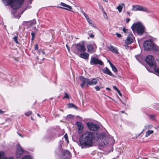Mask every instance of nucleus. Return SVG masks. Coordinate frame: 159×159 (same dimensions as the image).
<instances>
[{
  "mask_svg": "<svg viewBox=\"0 0 159 159\" xmlns=\"http://www.w3.org/2000/svg\"><path fill=\"white\" fill-rule=\"evenodd\" d=\"M94 140H98L99 144L103 147L109 144L112 146L115 140L111 137L109 136L105 133L98 134L90 131H86L80 137L79 145L82 148H86L93 146Z\"/></svg>",
  "mask_w": 159,
  "mask_h": 159,
  "instance_id": "1",
  "label": "nucleus"
},
{
  "mask_svg": "<svg viewBox=\"0 0 159 159\" xmlns=\"http://www.w3.org/2000/svg\"><path fill=\"white\" fill-rule=\"evenodd\" d=\"M131 29L134 32H137L139 35H142L145 31V28L140 22L134 23L131 26Z\"/></svg>",
  "mask_w": 159,
  "mask_h": 159,
  "instance_id": "2",
  "label": "nucleus"
},
{
  "mask_svg": "<svg viewBox=\"0 0 159 159\" xmlns=\"http://www.w3.org/2000/svg\"><path fill=\"white\" fill-rule=\"evenodd\" d=\"M79 79L82 82L80 84V86L83 88L85 85L88 86L89 85H94L97 84L98 80L96 78H93L90 80L89 79L86 78L83 76H80Z\"/></svg>",
  "mask_w": 159,
  "mask_h": 159,
  "instance_id": "3",
  "label": "nucleus"
},
{
  "mask_svg": "<svg viewBox=\"0 0 159 159\" xmlns=\"http://www.w3.org/2000/svg\"><path fill=\"white\" fill-rule=\"evenodd\" d=\"M6 5H10L14 9H16L19 7L23 2L24 0H2Z\"/></svg>",
  "mask_w": 159,
  "mask_h": 159,
  "instance_id": "4",
  "label": "nucleus"
},
{
  "mask_svg": "<svg viewBox=\"0 0 159 159\" xmlns=\"http://www.w3.org/2000/svg\"><path fill=\"white\" fill-rule=\"evenodd\" d=\"M145 61L149 65L151 69L154 70H159V68L157 69L156 62L154 61V58L152 55H148L145 59Z\"/></svg>",
  "mask_w": 159,
  "mask_h": 159,
  "instance_id": "5",
  "label": "nucleus"
},
{
  "mask_svg": "<svg viewBox=\"0 0 159 159\" xmlns=\"http://www.w3.org/2000/svg\"><path fill=\"white\" fill-rule=\"evenodd\" d=\"M143 45L144 49L146 50L152 49L154 50V47L156 46L151 40H148L144 41Z\"/></svg>",
  "mask_w": 159,
  "mask_h": 159,
  "instance_id": "6",
  "label": "nucleus"
},
{
  "mask_svg": "<svg viewBox=\"0 0 159 159\" xmlns=\"http://www.w3.org/2000/svg\"><path fill=\"white\" fill-rule=\"evenodd\" d=\"M132 10L134 11H141L149 13V10L145 7L140 5H133L132 6Z\"/></svg>",
  "mask_w": 159,
  "mask_h": 159,
  "instance_id": "7",
  "label": "nucleus"
},
{
  "mask_svg": "<svg viewBox=\"0 0 159 159\" xmlns=\"http://www.w3.org/2000/svg\"><path fill=\"white\" fill-rule=\"evenodd\" d=\"M87 125L88 129L91 131H96L98 130L99 128L98 125L95 124L92 122H88Z\"/></svg>",
  "mask_w": 159,
  "mask_h": 159,
  "instance_id": "8",
  "label": "nucleus"
},
{
  "mask_svg": "<svg viewBox=\"0 0 159 159\" xmlns=\"http://www.w3.org/2000/svg\"><path fill=\"white\" fill-rule=\"evenodd\" d=\"M75 50L76 52H84L86 50L84 45L83 44L78 43L75 45Z\"/></svg>",
  "mask_w": 159,
  "mask_h": 159,
  "instance_id": "9",
  "label": "nucleus"
},
{
  "mask_svg": "<svg viewBox=\"0 0 159 159\" xmlns=\"http://www.w3.org/2000/svg\"><path fill=\"white\" fill-rule=\"evenodd\" d=\"M24 152V150L21 147L20 145L19 144H17L16 154V157L18 158L21 156Z\"/></svg>",
  "mask_w": 159,
  "mask_h": 159,
  "instance_id": "10",
  "label": "nucleus"
},
{
  "mask_svg": "<svg viewBox=\"0 0 159 159\" xmlns=\"http://www.w3.org/2000/svg\"><path fill=\"white\" fill-rule=\"evenodd\" d=\"M90 63L91 65H102L103 64V62L98 58L92 57L91 58Z\"/></svg>",
  "mask_w": 159,
  "mask_h": 159,
  "instance_id": "11",
  "label": "nucleus"
},
{
  "mask_svg": "<svg viewBox=\"0 0 159 159\" xmlns=\"http://www.w3.org/2000/svg\"><path fill=\"white\" fill-rule=\"evenodd\" d=\"M60 156L63 158L66 159L70 157V153L67 150L61 151L60 153Z\"/></svg>",
  "mask_w": 159,
  "mask_h": 159,
  "instance_id": "12",
  "label": "nucleus"
},
{
  "mask_svg": "<svg viewBox=\"0 0 159 159\" xmlns=\"http://www.w3.org/2000/svg\"><path fill=\"white\" fill-rule=\"evenodd\" d=\"M76 125L77 127L78 132L80 134L83 131L84 125L80 122H77Z\"/></svg>",
  "mask_w": 159,
  "mask_h": 159,
  "instance_id": "13",
  "label": "nucleus"
},
{
  "mask_svg": "<svg viewBox=\"0 0 159 159\" xmlns=\"http://www.w3.org/2000/svg\"><path fill=\"white\" fill-rule=\"evenodd\" d=\"M95 47H93L91 45L87 44V51L90 53H93L95 52V49L96 48V45H94Z\"/></svg>",
  "mask_w": 159,
  "mask_h": 159,
  "instance_id": "14",
  "label": "nucleus"
},
{
  "mask_svg": "<svg viewBox=\"0 0 159 159\" xmlns=\"http://www.w3.org/2000/svg\"><path fill=\"white\" fill-rule=\"evenodd\" d=\"M134 38L132 33H130L128 35L127 38L125 41L126 43L127 44H130L133 41Z\"/></svg>",
  "mask_w": 159,
  "mask_h": 159,
  "instance_id": "15",
  "label": "nucleus"
},
{
  "mask_svg": "<svg viewBox=\"0 0 159 159\" xmlns=\"http://www.w3.org/2000/svg\"><path fill=\"white\" fill-rule=\"evenodd\" d=\"M61 5L63 6L64 7H58L60 8H62L63 9H65L67 10L70 11L71 9H72V7L66 4L63 3L61 2L60 3Z\"/></svg>",
  "mask_w": 159,
  "mask_h": 159,
  "instance_id": "16",
  "label": "nucleus"
},
{
  "mask_svg": "<svg viewBox=\"0 0 159 159\" xmlns=\"http://www.w3.org/2000/svg\"><path fill=\"white\" fill-rule=\"evenodd\" d=\"M89 54L86 52H84L79 54V56L82 58L86 59L89 58Z\"/></svg>",
  "mask_w": 159,
  "mask_h": 159,
  "instance_id": "17",
  "label": "nucleus"
},
{
  "mask_svg": "<svg viewBox=\"0 0 159 159\" xmlns=\"http://www.w3.org/2000/svg\"><path fill=\"white\" fill-rule=\"evenodd\" d=\"M55 135V134L54 133H49L46 135V138L49 140H50L54 137Z\"/></svg>",
  "mask_w": 159,
  "mask_h": 159,
  "instance_id": "18",
  "label": "nucleus"
},
{
  "mask_svg": "<svg viewBox=\"0 0 159 159\" xmlns=\"http://www.w3.org/2000/svg\"><path fill=\"white\" fill-rule=\"evenodd\" d=\"M135 57L136 60L141 63L143 60V58L140 54L135 56Z\"/></svg>",
  "mask_w": 159,
  "mask_h": 159,
  "instance_id": "19",
  "label": "nucleus"
},
{
  "mask_svg": "<svg viewBox=\"0 0 159 159\" xmlns=\"http://www.w3.org/2000/svg\"><path fill=\"white\" fill-rule=\"evenodd\" d=\"M125 6V4L122 3L120 4L118 6L116 7V9L118 10L119 12L120 13L122 11V9Z\"/></svg>",
  "mask_w": 159,
  "mask_h": 159,
  "instance_id": "20",
  "label": "nucleus"
},
{
  "mask_svg": "<svg viewBox=\"0 0 159 159\" xmlns=\"http://www.w3.org/2000/svg\"><path fill=\"white\" fill-rule=\"evenodd\" d=\"M89 25L95 28H97L96 26L94 24L93 21L90 19L87 21Z\"/></svg>",
  "mask_w": 159,
  "mask_h": 159,
  "instance_id": "21",
  "label": "nucleus"
},
{
  "mask_svg": "<svg viewBox=\"0 0 159 159\" xmlns=\"http://www.w3.org/2000/svg\"><path fill=\"white\" fill-rule=\"evenodd\" d=\"M109 49L112 52H115L116 54L118 53V50L116 48L113 46H110Z\"/></svg>",
  "mask_w": 159,
  "mask_h": 159,
  "instance_id": "22",
  "label": "nucleus"
},
{
  "mask_svg": "<svg viewBox=\"0 0 159 159\" xmlns=\"http://www.w3.org/2000/svg\"><path fill=\"white\" fill-rule=\"evenodd\" d=\"M154 131L153 130H148L146 133L145 136L146 137H147L149 136L151 134H153Z\"/></svg>",
  "mask_w": 159,
  "mask_h": 159,
  "instance_id": "23",
  "label": "nucleus"
},
{
  "mask_svg": "<svg viewBox=\"0 0 159 159\" xmlns=\"http://www.w3.org/2000/svg\"><path fill=\"white\" fill-rule=\"evenodd\" d=\"M149 72L153 73L159 76V70H148Z\"/></svg>",
  "mask_w": 159,
  "mask_h": 159,
  "instance_id": "24",
  "label": "nucleus"
},
{
  "mask_svg": "<svg viewBox=\"0 0 159 159\" xmlns=\"http://www.w3.org/2000/svg\"><path fill=\"white\" fill-rule=\"evenodd\" d=\"M5 157L4 152L3 151H0V159H4Z\"/></svg>",
  "mask_w": 159,
  "mask_h": 159,
  "instance_id": "25",
  "label": "nucleus"
},
{
  "mask_svg": "<svg viewBox=\"0 0 159 159\" xmlns=\"http://www.w3.org/2000/svg\"><path fill=\"white\" fill-rule=\"evenodd\" d=\"M103 73L107 74L110 75L112 76L113 74L110 71V70H102Z\"/></svg>",
  "mask_w": 159,
  "mask_h": 159,
  "instance_id": "26",
  "label": "nucleus"
},
{
  "mask_svg": "<svg viewBox=\"0 0 159 159\" xmlns=\"http://www.w3.org/2000/svg\"><path fill=\"white\" fill-rule=\"evenodd\" d=\"M68 107L70 108H72V107L74 108H76V106L73 103H69L68 104Z\"/></svg>",
  "mask_w": 159,
  "mask_h": 159,
  "instance_id": "27",
  "label": "nucleus"
},
{
  "mask_svg": "<svg viewBox=\"0 0 159 159\" xmlns=\"http://www.w3.org/2000/svg\"><path fill=\"white\" fill-rule=\"evenodd\" d=\"M82 13H83V14L84 16V17L86 18L87 21L89 20L90 19L89 18L88 16L85 14L83 11H82Z\"/></svg>",
  "mask_w": 159,
  "mask_h": 159,
  "instance_id": "28",
  "label": "nucleus"
},
{
  "mask_svg": "<svg viewBox=\"0 0 159 159\" xmlns=\"http://www.w3.org/2000/svg\"><path fill=\"white\" fill-rule=\"evenodd\" d=\"M82 13H83V14L84 16V17L86 18L87 21L89 20L90 19L89 18L88 16L85 14L83 11H82Z\"/></svg>",
  "mask_w": 159,
  "mask_h": 159,
  "instance_id": "29",
  "label": "nucleus"
},
{
  "mask_svg": "<svg viewBox=\"0 0 159 159\" xmlns=\"http://www.w3.org/2000/svg\"><path fill=\"white\" fill-rule=\"evenodd\" d=\"M22 159H32L31 157L29 155L23 157Z\"/></svg>",
  "mask_w": 159,
  "mask_h": 159,
  "instance_id": "30",
  "label": "nucleus"
},
{
  "mask_svg": "<svg viewBox=\"0 0 159 159\" xmlns=\"http://www.w3.org/2000/svg\"><path fill=\"white\" fill-rule=\"evenodd\" d=\"M66 98L68 99H70L69 96V95L66 93H65V96L63 98V99Z\"/></svg>",
  "mask_w": 159,
  "mask_h": 159,
  "instance_id": "31",
  "label": "nucleus"
},
{
  "mask_svg": "<svg viewBox=\"0 0 159 159\" xmlns=\"http://www.w3.org/2000/svg\"><path fill=\"white\" fill-rule=\"evenodd\" d=\"M18 36H15L13 37V39L16 43H19V42L17 40Z\"/></svg>",
  "mask_w": 159,
  "mask_h": 159,
  "instance_id": "32",
  "label": "nucleus"
},
{
  "mask_svg": "<svg viewBox=\"0 0 159 159\" xmlns=\"http://www.w3.org/2000/svg\"><path fill=\"white\" fill-rule=\"evenodd\" d=\"M31 113H32L31 111H27V112H26V113H25V115L27 116H28L31 115Z\"/></svg>",
  "mask_w": 159,
  "mask_h": 159,
  "instance_id": "33",
  "label": "nucleus"
},
{
  "mask_svg": "<svg viewBox=\"0 0 159 159\" xmlns=\"http://www.w3.org/2000/svg\"><path fill=\"white\" fill-rule=\"evenodd\" d=\"M66 140L67 141V142L68 143H69V141L68 139V136L67 134H66L64 136Z\"/></svg>",
  "mask_w": 159,
  "mask_h": 159,
  "instance_id": "34",
  "label": "nucleus"
},
{
  "mask_svg": "<svg viewBox=\"0 0 159 159\" xmlns=\"http://www.w3.org/2000/svg\"><path fill=\"white\" fill-rule=\"evenodd\" d=\"M122 30L124 33H129L128 30V29H125L124 27L123 28Z\"/></svg>",
  "mask_w": 159,
  "mask_h": 159,
  "instance_id": "35",
  "label": "nucleus"
},
{
  "mask_svg": "<svg viewBox=\"0 0 159 159\" xmlns=\"http://www.w3.org/2000/svg\"><path fill=\"white\" fill-rule=\"evenodd\" d=\"M154 50L157 51L159 52V47L157 46L154 47Z\"/></svg>",
  "mask_w": 159,
  "mask_h": 159,
  "instance_id": "36",
  "label": "nucleus"
},
{
  "mask_svg": "<svg viewBox=\"0 0 159 159\" xmlns=\"http://www.w3.org/2000/svg\"><path fill=\"white\" fill-rule=\"evenodd\" d=\"M36 24V20H34L32 21L31 23V25H34Z\"/></svg>",
  "mask_w": 159,
  "mask_h": 159,
  "instance_id": "37",
  "label": "nucleus"
},
{
  "mask_svg": "<svg viewBox=\"0 0 159 159\" xmlns=\"http://www.w3.org/2000/svg\"><path fill=\"white\" fill-rule=\"evenodd\" d=\"M39 54L42 53L44 55L45 54V53L44 51H42L41 49H40L39 50Z\"/></svg>",
  "mask_w": 159,
  "mask_h": 159,
  "instance_id": "38",
  "label": "nucleus"
},
{
  "mask_svg": "<svg viewBox=\"0 0 159 159\" xmlns=\"http://www.w3.org/2000/svg\"><path fill=\"white\" fill-rule=\"evenodd\" d=\"M94 88L97 91H99L100 89V88L98 86H96Z\"/></svg>",
  "mask_w": 159,
  "mask_h": 159,
  "instance_id": "39",
  "label": "nucleus"
},
{
  "mask_svg": "<svg viewBox=\"0 0 159 159\" xmlns=\"http://www.w3.org/2000/svg\"><path fill=\"white\" fill-rule=\"evenodd\" d=\"M149 117L152 120H154L155 119V116L154 115H150Z\"/></svg>",
  "mask_w": 159,
  "mask_h": 159,
  "instance_id": "40",
  "label": "nucleus"
},
{
  "mask_svg": "<svg viewBox=\"0 0 159 159\" xmlns=\"http://www.w3.org/2000/svg\"><path fill=\"white\" fill-rule=\"evenodd\" d=\"M34 48H35V49L36 50H38L39 49V48H38V45L37 44H35L34 45Z\"/></svg>",
  "mask_w": 159,
  "mask_h": 159,
  "instance_id": "41",
  "label": "nucleus"
},
{
  "mask_svg": "<svg viewBox=\"0 0 159 159\" xmlns=\"http://www.w3.org/2000/svg\"><path fill=\"white\" fill-rule=\"evenodd\" d=\"M116 35H117V37L118 38H120L121 37V35L120 34L116 33Z\"/></svg>",
  "mask_w": 159,
  "mask_h": 159,
  "instance_id": "42",
  "label": "nucleus"
},
{
  "mask_svg": "<svg viewBox=\"0 0 159 159\" xmlns=\"http://www.w3.org/2000/svg\"><path fill=\"white\" fill-rule=\"evenodd\" d=\"M4 159H13V158L12 157H5Z\"/></svg>",
  "mask_w": 159,
  "mask_h": 159,
  "instance_id": "43",
  "label": "nucleus"
},
{
  "mask_svg": "<svg viewBox=\"0 0 159 159\" xmlns=\"http://www.w3.org/2000/svg\"><path fill=\"white\" fill-rule=\"evenodd\" d=\"M117 92L120 96H122L121 93H120V91L119 90L118 91H117Z\"/></svg>",
  "mask_w": 159,
  "mask_h": 159,
  "instance_id": "44",
  "label": "nucleus"
},
{
  "mask_svg": "<svg viewBox=\"0 0 159 159\" xmlns=\"http://www.w3.org/2000/svg\"><path fill=\"white\" fill-rule=\"evenodd\" d=\"M112 70H116V67L113 65V66H111Z\"/></svg>",
  "mask_w": 159,
  "mask_h": 159,
  "instance_id": "45",
  "label": "nucleus"
},
{
  "mask_svg": "<svg viewBox=\"0 0 159 159\" xmlns=\"http://www.w3.org/2000/svg\"><path fill=\"white\" fill-rule=\"evenodd\" d=\"M113 88L114 89H115V90H116V91H118L119 89L117 88V87L115 86H113Z\"/></svg>",
  "mask_w": 159,
  "mask_h": 159,
  "instance_id": "46",
  "label": "nucleus"
},
{
  "mask_svg": "<svg viewBox=\"0 0 159 159\" xmlns=\"http://www.w3.org/2000/svg\"><path fill=\"white\" fill-rule=\"evenodd\" d=\"M130 19L129 18H126L125 20V21L127 23H128L130 21Z\"/></svg>",
  "mask_w": 159,
  "mask_h": 159,
  "instance_id": "47",
  "label": "nucleus"
},
{
  "mask_svg": "<svg viewBox=\"0 0 159 159\" xmlns=\"http://www.w3.org/2000/svg\"><path fill=\"white\" fill-rule=\"evenodd\" d=\"M89 36L90 37L92 38H93L94 37V35L93 34H90Z\"/></svg>",
  "mask_w": 159,
  "mask_h": 159,
  "instance_id": "48",
  "label": "nucleus"
},
{
  "mask_svg": "<svg viewBox=\"0 0 159 159\" xmlns=\"http://www.w3.org/2000/svg\"><path fill=\"white\" fill-rule=\"evenodd\" d=\"M31 35H32V37H34L35 36V34L34 32H32L31 33Z\"/></svg>",
  "mask_w": 159,
  "mask_h": 159,
  "instance_id": "49",
  "label": "nucleus"
},
{
  "mask_svg": "<svg viewBox=\"0 0 159 159\" xmlns=\"http://www.w3.org/2000/svg\"><path fill=\"white\" fill-rule=\"evenodd\" d=\"M108 61L109 62L110 66H113V64L109 60H108Z\"/></svg>",
  "mask_w": 159,
  "mask_h": 159,
  "instance_id": "50",
  "label": "nucleus"
},
{
  "mask_svg": "<svg viewBox=\"0 0 159 159\" xmlns=\"http://www.w3.org/2000/svg\"><path fill=\"white\" fill-rule=\"evenodd\" d=\"M4 113V112L3 111H2V110L0 109V114H3Z\"/></svg>",
  "mask_w": 159,
  "mask_h": 159,
  "instance_id": "51",
  "label": "nucleus"
},
{
  "mask_svg": "<svg viewBox=\"0 0 159 159\" xmlns=\"http://www.w3.org/2000/svg\"><path fill=\"white\" fill-rule=\"evenodd\" d=\"M106 89L107 90H109V91L111 90L109 88H106Z\"/></svg>",
  "mask_w": 159,
  "mask_h": 159,
  "instance_id": "52",
  "label": "nucleus"
},
{
  "mask_svg": "<svg viewBox=\"0 0 159 159\" xmlns=\"http://www.w3.org/2000/svg\"><path fill=\"white\" fill-rule=\"evenodd\" d=\"M127 14L128 15H129V16H130V13H129V11H127Z\"/></svg>",
  "mask_w": 159,
  "mask_h": 159,
  "instance_id": "53",
  "label": "nucleus"
},
{
  "mask_svg": "<svg viewBox=\"0 0 159 159\" xmlns=\"http://www.w3.org/2000/svg\"><path fill=\"white\" fill-rule=\"evenodd\" d=\"M103 1L104 2H107L108 1V0H103Z\"/></svg>",
  "mask_w": 159,
  "mask_h": 159,
  "instance_id": "54",
  "label": "nucleus"
},
{
  "mask_svg": "<svg viewBox=\"0 0 159 159\" xmlns=\"http://www.w3.org/2000/svg\"><path fill=\"white\" fill-rule=\"evenodd\" d=\"M66 47L67 48V49H68V51H69V48H68V46H67V44L66 45Z\"/></svg>",
  "mask_w": 159,
  "mask_h": 159,
  "instance_id": "55",
  "label": "nucleus"
},
{
  "mask_svg": "<svg viewBox=\"0 0 159 159\" xmlns=\"http://www.w3.org/2000/svg\"><path fill=\"white\" fill-rule=\"evenodd\" d=\"M59 143L61 144H62L63 143L62 141H60Z\"/></svg>",
  "mask_w": 159,
  "mask_h": 159,
  "instance_id": "56",
  "label": "nucleus"
},
{
  "mask_svg": "<svg viewBox=\"0 0 159 159\" xmlns=\"http://www.w3.org/2000/svg\"><path fill=\"white\" fill-rule=\"evenodd\" d=\"M34 37H32V38H31V40H33L34 39Z\"/></svg>",
  "mask_w": 159,
  "mask_h": 159,
  "instance_id": "57",
  "label": "nucleus"
},
{
  "mask_svg": "<svg viewBox=\"0 0 159 159\" xmlns=\"http://www.w3.org/2000/svg\"><path fill=\"white\" fill-rule=\"evenodd\" d=\"M67 117H72V116L71 115H68L67 116Z\"/></svg>",
  "mask_w": 159,
  "mask_h": 159,
  "instance_id": "58",
  "label": "nucleus"
},
{
  "mask_svg": "<svg viewBox=\"0 0 159 159\" xmlns=\"http://www.w3.org/2000/svg\"><path fill=\"white\" fill-rule=\"evenodd\" d=\"M114 70V72H115V73H116V72H117V70Z\"/></svg>",
  "mask_w": 159,
  "mask_h": 159,
  "instance_id": "59",
  "label": "nucleus"
},
{
  "mask_svg": "<svg viewBox=\"0 0 159 159\" xmlns=\"http://www.w3.org/2000/svg\"><path fill=\"white\" fill-rule=\"evenodd\" d=\"M125 47L126 48V49H127V48L128 47V46L127 45H125Z\"/></svg>",
  "mask_w": 159,
  "mask_h": 159,
  "instance_id": "60",
  "label": "nucleus"
},
{
  "mask_svg": "<svg viewBox=\"0 0 159 159\" xmlns=\"http://www.w3.org/2000/svg\"><path fill=\"white\" fill-rule=\"evenodd\" d=\"M37 116H39V117H40V115L39 114H37Z\"/></svg>",
  "mask_w": 159,
  "mask_h": 159,
  "instance_id": "61",
  "label": "nucleus"
},
{
  "mask_svg": "<svg viewBox=\"0 0 159 159\" xmlns=\"http://www.w3.org/2000/svg\"><path fill=\"white\" fill-rule=\"evenodd\" d=\"M31 119L32 120H34L33 118L32 117H31Z\"/></svg>",
  "mask_w": 159,
  "mask_h": 159,
  "instance_id": "62",
  "label": "nucleus"
},
{
  "mask_svg": "<svg viewBox=\"0 0 159 159\" xmlns=\"http://www.w3.org/2000/svg\"><path fill=\"white\" fill-rule=\"evenodd\" d=\"M18 134H19V135L20 136L22 137V136H21V135L20 134H19V133H18Z\"/></svg>",
  "mask_w": 159,
  "mask_h": 159,
  "instance_id": "63",
  "label": "nucleus"
},
{
  "mask_svg": "<svg viewBox=\"0 0 159 159\" xmlns=\"http://www.w3.org/2000/svg\"><path fill=\"white\" fill-rule=\"evenodd\" d=\"M121 112L122 113H124V111H121Z\"/></svg>",
  "mask_w": 159,
  "mask_h": 159,
  "instance_id": "64",
  "label": "nucleus"
}]
</instances>
